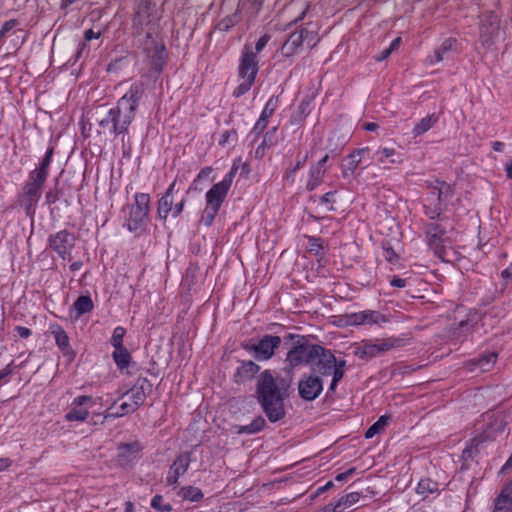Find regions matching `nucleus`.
I'll return each instance as SVG.
<instances>
[{
	"mask_svg": "<svg viewBox=\"0 0 512 512\" xmlns=\"http://www.w3.org/2000/svg\"><path fill=\"white\" fill-rule=\"evenodd\" d=\"M141 447L139 443L121 444L118 448V458L122 465L134 461L138 457Z\"/></svg>",
	"mask_w": 512,
	"mask_h": 512,
	"instance_id": "bb28decb",
	"label": "nucleus"
},
{
	"mask_svg": "<svg viewBox=\"0 0 512 512\" xmlns=\"http://www.w3.org/2000/svg\"><path fill=\"white\" fill-rule=\"evenodd\" d=\"M329 159V155L326 154L316 164L310 167L309 177L307 180L306 188L308 191L316 189L324 180L326 175L325 164Z\"/></svg>",
	"mask_w": 512,
	"mask_h": 512,
	"instance_id": "5701e85b",
	"label": "nucleus"
},
{
	"mask_svg": "<svg viewBox=\"0 0 512 512\" xmlns=\"http://www.w3.org/2000/svg\"><path fill=\"white\" fill-rule=\"evenodd\" d=\"M191 462L190 452H182L172 463L168 476L167 484L175 485L178 482V478L186 473Z\"/></svg>",
	"mask_w": 512,
	"mask_h": 512,
	"instance_id": "4be33fe9",
	"label": "nucleus"
},
{
	"mask_svg": "<svg viewBox=\"0 0 512 512\" xmlns=\"http://www.w3.org/2000/svg\"><path fill=\"white\" fill-rule=\"evenodd\" d=\"M218 211L219 209L206 205L200 222L207 227L211 226Z\"/></svg>",
	"mask_w": 512,
	"mask_h": 512,
	"instance_id": "a19ab883",
	"label": "nucleus"
},
{
	"mask_svg": "<svg viewBox=\"0 0 512 512\" xmlns=\"http://www.w3.org/2000/svg\"><path fill=\"white\" fill-rule=\"evenodd\" d=\"M309 34L310 32L304 28L300 29L299 31L291 33L288 39L281 47V52L283 56H293L297 52L298 48L302 46L303 41L308 37Z\"/></svg>",
	"mask_w": 512,
	"mask_h": 512,
	"instance_id": "b1692460",
	"label": "nucleus"
},
{
	"mask_svg": "<svg viewBox=\"0 0 512 512\" xmlns=\"http://www.w3.org/2000/svg\"><path fill=\"white\" fill-rule=\"evenodd\" d=\"M500 28L499 17L495 12H487L482 16L480 25V39L483 44H491L498 35Z\"/></svg>",
	"mask_w": 512,
	"mask_h": 512,
	"instance_id": "dca6fc26",
	"label": "nucleus"
},
{
	"mask_svg": "<svg viewBox=\"0 0 512 512\" xmlns=\"http://www.w3.org/2000/svg\"><path fill=\"white\" fill-rule=\"evenodd\" d=\"M177 180H174L165 194L158 200L157 215L159 219L166 220L170 213L174 218L178 217L184 209L186 198L182 197L177 203H174L173 194L175 192Z\"/></svg>",
	"mask_w": 512,
	"mask_h": 512,
	"instance_id": "1a4fd4ad",
	"label": "nucleus"
},
{
	"mask_svg": "<svg viewBox=\"0 0 512 512\" xmlns=\"http://www.w3.org/2000/svg\"><path fill=\"white\" fill-rule=\"evenodd\" d=\"M335 194H336V191H330V192L325 193L323 196H321L320 203L323 205H327V204L334 202Z\"/></svg>",
	"mask_w": 512,
	"mask_h": 512,
	"instance_id": "603ef678",
	"label": "nucleus"
},
{
	"mask_svg": "<svg viewBox=\"0 0 512 512\" xmlns=\"http://www.w3.org/2000/svg\"><path fill=\"white\" fill-rule=\"evenodd\" d=\"M236 432L238 434H252V430L250 428V424L248 425H242V426H236Z\"/></svg>",
	"mask_w": 512,
	"mask_h": 512,
	"instance_id": "680f3d73",
	"label": "nucleus"
},
{
	"mask_svg": "<svg viewBox=\"0 0 512 512\" xmlns=\"http://www.w3.org/2000/svg\"><path fill=\"white\" fill-rule=\"evenodd\" d=\"M453 194L451 186L440 180H435L434 184L431 186V197L435 199L438 203H441L443 200L448 199Z\"/></svg>",
	"mask_w": 512,
	"mask_h": 512,
	"instance_id": "c85d7f7f",
	"label": "nucleus"
},
{
	"mask_svg": "<svg viewBox=\"0 0 512 512\" xmlns=\"http://www.w3.org/2000/svg\"><path fill=\"white\" fill-rule=\"evenodd\" d=\"M158 19L155 3L152 0H141L133 19L134 26L143 29L145 26H153Z\"/></svg>",
	"mask_w": 512,
	"mask_h": 512,
	"instance_id": "4468645a",
	"label": "nucleus"
},
{
	"mask_svg": "<svg viewBox=\"0 0 512 512\" xmlns=\"http://www.w3.org/2000/svg\"><path fill=\"white\" fill-rule=\"evenodd\" d=\"M281 345V338L265 335L259 340L251 339L241 343V347L258 361H267Z\"/></svg>",
	"mask_w": 512,
	"mask_h": 512,
	"instance_id": "0eeeda50",
	"label": "nucleus"
},
{
	"mask_svg": "<svg viewBox=\"0 0 512 512\" xmlns=\"http://www.w3.org/2000/svg\"><path fill=\"white\" fill-rule=\"evenodd\" d=\"M425 214L430 218V219H435L436 217H439L440 214H441V209L436 206L435 208H430V207H426V210H425Z\"/></svg>",
	"mask_w": 512,
	"mask_h": 512,
	"instance_id": "864d4df0",
	"label": "nucleus"
},
{
	"mask_svg": "<svg viewBox=\"0 0 512 512\" xmlns=\"http://www.w3.org/2000/svg\"><path fill=\"white\" fill-rule=\"evenodd\" d=\"M455 43H456V40H455V39H453V38L445 39V40L443 41V43L441 44V46L439 47V50H440L443 54H445V53H447L448 51H450V50L453 48V46L455 45Z\"/></svg>",
	"mask_w": 512,
	"mask_h": 512,
	"instance_id": "09e8293b",
	"label": "nucleus"
},
{
	"mask_svg": "<svg viewBox=\"0 0 512 512\" xmlns=\"http://www.w3.org/2000/svg\"><path fill=\"white\" fill-rule=\"evenodd\" d=\"M438 121L435 114L428 115L422 118L413 128L414 136H420L431 129Z\"/></svg>",
	"mask_w": 512,
	"mask_h": 512,
	"instance_id": "7c9ffc66",
	"label": "nucleus"
},
{
	"mask_svg": "<svg viewBox=\"0 0 512 512\" xmlns=\"http://www.w3.org/2000/svg\"><path fill=\"white\" fill-rule=\"evenodd\" d=\"M496 359V353H486L477 360V366L481 371H488L495 364Z\"/></svg>",
	"mask_w": 512,
	"mask_h": 512,
	"instance_id": "58836bf2",
	"label": "nucleus"
},
{
	"mask_svg": "<svg viewBox=\"0 0 512 512\" xmlns=\"http://www.w3.org/2000/svg\"><path fill=\"white\" fill-rule=\"evenodd\" d=\"M323 391V381L316 374H304L298 382L299 396L306 401L316 399Z\"/></svg>",
	"mask_w": 512,
	"mask_h": 512,
	"instance_id": "ddd939ff",
	"label": "nucleus"
},
{
	"mask_svg": "<svg viewBox=\"0 0 512 512\" xmlns=\"http://www.w3.org/2000/svg\"><path fill=\"white\" fill-rule=\"evenodd\" d=\"M391 285L397 288H403L406 285V280L402 278H393L391 280Z\"/></svg>",
	"mask_w": 512,
	"mask_h": 512,
	"instance_id": "e2e57ef3",
	"label": "nucleus"
},
{
	"mask_svg": "<svg viewBox=\"0 0 512 512\" xmlns=\"http://www.w3.org/2000/svg\"><path fill=\"white\" fill-rule=\"evenodd\" d=\"M434 57H435V59L431 60V63H435V62L438 63L444 59V54L438 48L434 52Z\"/></svg>",
	"mask_w": 512,
	"mask_h": 512,
	"instance_id": "338daca9",
	"label": "nucleus"
},
{
	"mask_svg": "<svg viewBox=\"0 0 512 512\" xmlns=\"http://www.w3.org/2000/svg\"><path fill=\"white\" fill-rule=\"evenodd\" d=\"M317 512H340L339 507L337 506V502L335 504L329 503L319 509Z\"/></svg>",
	"mask_w": 512,
	"mask_h": 512,
	"instance_id": "13d9d810",
	"label": "nucleus"
},
{
	"mask_svg": "<svg viewBox=\"0 0 512 512\" xmlns=\"http://www.w3.org/2000/svg\"><path fill=\"white\" fill-rule=\"evenodd\" d=\"M236 14L233 17L225 18L221 21L220 26L223 27L224 30H227L230 26H233L236 23Z\"/></svg>",
	"mask_w": 512,
	"mask_h": 512,
	"instance_id": "4d7b16f0",
	"label": "nucleus"
},
{
	"mask_svg": "<svg viewBox=\"0 0 512 512\" xmlns=\"http://www.w3.org/2000/svg\"><path fill=\"white\" fill-rule=\"evenodd\" d=\"M393 51L388 47L384 49L379 56L375 57L376 61H383L390 56Z\"/></svg>",
	"mask_w": 512,
	"mask_h": 512,
	"instance_id": "0e129e2a",
	"label": "nucleus"
},
{
	"mask_svg": "<svg viewBox=\"0 0 512 512\" xmlns=\"http://www.w3.org/2000/svg\"><path fill=\"white\" fill-rule=\"evenodd\" d=\"M52 156L53 148H49L39 167L29 173L28 180L20 194V201L27 210L33 207L40 198L41 188L47 179Z\"/></svg>",
	"mask_w": 512,
	"mask_h": 512,
	"instance_id": "7ed1b4c3",
	"label": "nucleus"
},
{
	"mask_svg": "<svg viewBox=\"0 0 512 512\" xmlns=\"http://www.w3.org/2000/svg\"><path fill=\"white\" fill-rule=\"evenodd\" d=\"M260 366L251 360L241 361L233 374V380L237 384H243L252 380L259 372Z\"/></svg>",
	"mask_w": 512,
	"mask_h": 512,
	"instance_id": "393cba45",
	"label": "nucleus"
},
{
	"mask_svg": "<svg viewBox=\"0 0 512 512\" xmlns=\"http://www.w3.org/2000/svg\"><path fill=\"white\" fill-rule=\"evenodd\" d=\"M270 37L269 35L265 34L263 35L256 43L255 45V50L256 52H254L255 54L262 51L263 48L266 46V44L268 43Z\"/></svg>",
	"mask_w": 512,
	"mask_h": 512,
	"instance_id": "3c124183",
	"label": "nucleus"
},
{
	"mask_svg": "<svg viewBox=\"0 0 512 512\" xmlns=\"http://www.w3.org/2000/svg\"><path fill=\"white\" fill-rule=\"evenodd\" d=\"M425 233L427 244L435 256L449 263L459 259L458 252L453 248L452 241L441 224L436 222L426 224Z\"/></svg>",
	"mask_w": 512,
	"mask_h": 512,
	"instance_id": "20e7f679",
	"label": "nucleus"
},
{
	"mask_svg": "<svg viewBox=\"0 0 512 512\" xmlns=\"http://www.w3.org/2000/svg\"><path fill=\"white\" fill-rule=\"evenodd\" d=\"M345 366H346L345 360H338L335 358V367L333 368L334 377L332 378L330 387H329V390L331 392H335L339 381L343 378L344 373H345Z\"/></svg>",
	"mask_w": 512,
	"mask_h": 512,
	"instance_id": "72a5a7b5",
	"label": "nucleus"
},
{
	"mask_svg": "<svg viewBox=\"0 0 512 512\" xmlns=\"http://www.w3.org/2000/svg\"><path fill=\"white\" fill-rule=\"evenodd\" d=\"M48 244L62 259L70 260L71 252L75 245V237L69 231L61 230L49 236Z\"/></svg>",
	"mask_w": 512,
	"mask_h": 512,
	"instance_id": "f8f14e48",
	"label": "nucleus"
},
{
	"mask_svg": "<svg viewBox=\"0 0 512 512\" xmlns=\"http://www.w3.org/2000/svg\"><path fill=\"white\" fill-rule=\"evenodd\" d=\"M112 357L119 369L127 368L131 361V354L125 347L114 348Z\"/></svg>",
	"mask_w": 512,
	"mask_h": 512,
	"instance_id": "2f4dec72",
	"label": "nucleus"
},
{
	"mask_svg": "<svg viewBox=\"0 0 512 512\" xmlns=\"http://www.w3.org/2000/svg\"><path fill=\"white\" fill-rule=\"evenodd\" d=\"M287 339L294 340L292 348L286 355L285 362L289 369H294L301 365L311 364L319 355L321 346L311 344L304 336L288 334Z\"/></svg>",
	"mask_w": 512,
	"mask_h": 512,
	"instance_id": "39448f33",
	"label": "nucleus"
},
{
	"mask_svg": "<svg viewBox=\"0 0 512 512\" xmlns=\"http://www.w3.org/2000/svg\"><path fill=\"white\" fill-rule=\"evenodd\" d=\"M125 333H126V330L121 326H118L114 329L111 340H110L111 345L114 348L124 347L123 338L125 336Z\"/></svg>",
	"mask_w": 512,
	"mask_h": 512,
	"instance_id": "79ce46f5",
	"label": "nucleus"
},
{
	"mask_svg": "<svg viewBox=\"0 0 512 512\" xmlns=\"http://www.w3.org/2000/svg\"><path fill=\"white\" fill-rule=\"evenodd\" d=\"M278 103L279 99L276 96H272L268 99L258 121L253 128L255 132L261 133L267 127L268 120L278 107Z\"/></svg>",
	"mask_w": 512,
	"mask_h": 512,
	"instance_id": "a878e982",
	"label": "nucleus"
},
{
	"mask_svg": "<svg viewBox=\"0 0 512 512\" xmlns=\"http://www.w3.org/2000/svg\"><path fill=\"white\" fill-rule=\"evenodd\" d=\"M52 334L54 336L57 346L62 351V353L67 356H74V352L69 344V338L67 333L60 326H53Z\"/></svg>",
	"mask_w": 512,
	"mask_h": 512,
	"instance_id": "cd10ccee",
	"label": "nucleus"
},
{
	"mask_svg": "<svg viewBox=\"0 0 512 512\" xmlns=\"http://www.w3.org/2000/svg\"><path fill=\"white\" fill-rule=\"evenodd\" d=\"M46 202L48 204H53L55 203L56 201H58L59 199V196H58V192L55 191V190H50L46 193Z\"/></svg>",
	"mask_w": 512,
	"mask_h": 512,
	"instance_id": "6e6d98bb",
	"label": "nucleus"
},
{
	"mask_svg": "<svg viewBox=\"0 0 512 512\" xmlns=\"http://www.w3.org/2000/svg\"><path fill=\"white\" fill-rule=\"evenodd\" d=\"M144 91V84H132L130 89L118 100L117 105L99 121V126L103 131L115 135L126 133L135 118L136 109Z\"/></svg>",
	"mask_w": 512,
	"mask_h": 512,
	"instance_id": "f257e3e1",
	"label": "nucleus"
},
{
	"mask_svg": "<svg viewBox=\"0 0 512 512\" xmlns=\"http://www.w3.org/2000/svg\"><path fill=\"white\" fill-rule=\"evenodd\" d=\"M135 203L131 206L126 226L129 231H137L148 220L150 211V195L147 193H136Z\"/></svg>",
	"mask_w": 512,
	"mask_h": 512,
	"instance_id": "6e6552de",
	"label": "nucleus"
},
{
	"mask_svg": "<svg viewBox=\"0 0 512 512\" xmlns=\"http://www.w3.org/2000/svg\"><path fill=\"white\" fill-rule=\"evenodd\" d=\"M265 419L261 416L255 418L251 423H250V428L252 430V434H255L259 431H261L264 426H265Z\"/></svg>",
	"mask_w": 512,
	"mask_h": 512,
	"instance_id": "49530a36",
	"label": "nucleus"
},
{
	"mask_svg": "<svg viewBox=\"0 0 512 512\" xmlns=\"http://www.w3.org/2000/svg\"><path fill=\"white\" fill-rule=\"evenodd\" d=\"M179 494L183 499H187L194 502H197L203 498V493L201 492V490L193 486L183 487L180 490Z\"/></svg>",
	"mask_w": 512,
	"mask_h": 512,
	"instance_id": "4c0bfd02",
	"label": "nucleus"
},
{
	"mask_svg": "<svg viewBox=\"0 0 512 512\" xmlns=\"http://www.w3.org/2000/svg\"><path fill=\"white\" fill-rule=\"evenodd\" d=\"M16 331L21 338H28L31 335V330L27 327L17 326Z\"/></svg>",
	"mask_w": 512,
	"mask_h": 512,
	"instance_id": "bf43d9fd",
	"label": "nucleus"
},
{
	"mask_svg": "<svg viewBox=\"0 0 512 512\" xmlns=\"http://www.w3.org/2000/svg\"><path fill=\"white\" fill-rule=\"evenodd\" d=\"M390 417L387 415H382L373 425H371L365 433V438L370 439L374 437L376 434L380 433L384 430V428L388 425Z\"/></svg>",
	"mask_w": 512,
	"mask_h": 512,
	"instance_id": "e433bc0d",
	"label": "nucleus"
},
{
	"mask_svg": "<svg viewBox=\"0 0 512 512\" xmlns=\"http://www.w3.org/2000/svg\"><path fill=\"white\" fill-rule=\"evenodd\" d=\"M311 365V374H316L321 379L322 377L330 375L332 378L334 377L333 368L335 367V356L331 350L321 346L319 355Z\"/></svg>",
	"mask_w": 512,
	"mask_h": 512,
	"instance_id": "2eb2a0df",
	"label": "nucleus"
},
{
	"mask_svg": "<svg viewBox=\"0 0 512 512\" xmlns=\"http://www.w3.org/2000/svg\"><path fill=\"white\" fill-rule=\"evenodd\" d=\"M505 171L507 178L512 179V160L506 164Z\"/></svg>",
	"mask_w": 512,
	"mask_h": 512,
	"instance_id": "774afa93",
	"label": "nucleus"
},
{
	"mask_svg": "<svg viewBox=\"0 0 512 512\" xmlns=\"http://www.w3.org/2000/svg\"><path fill=\"white\" fill-rule=\"evenodd\" d=\"M119 408H120V411H118L116 413H107L106 415H104V419H107L109 417L118 418V417L124 416L126 414L133 413L134 411H136L138 409V408H133L131 406V401L123 402Z\"/></svg>",
	"mask_w": 512,
	"mask_h": 512,
	"instance_id": "37998d69",
	"label": "nucleus"
},
{
	"mask_svg": "<svg viewBox=\"0 0 512 512\" xmlns=\"http://www.w3.org/2000/svg\"><path fill=\"white\" fill-rule=\"evenodd\" d=\"M438 490V483L429 478L420 480L416 489L417 493L423 495V497L437 493Z\"/></svg>",
	"mask_w": 512,
	"mask_h": 512,
	"instance_id": "f704fd0d",
	"label": "nucleus"
},
{
	"mask_svg": "<svg viewBox=\"0 0 512 512\" xmlns=\"http://www.w3.org/2000/svg\"><path fill=\"white\" fill-rule=\"evenodd\" d=\"M93 403L91 396H78L72 402V408L65 415L67 421H78L84 422L89 416V411L83 406H87Z\"/></svg>",
	"mask_w": 512,
	"mask_h": 512,
	"instance_id": "412c9836",
	"label": "nucleus"
},
{
	"mask_svg": "<svg viewBox=\"0 0 512 512\" xmlns=\"http://www.w3.org/2000/svg\"><path fill=\"white\" fill-rule=\"evenodd\" d=\"M289 383L281 377H274L270 370L263 371L257 381V399L271 422L285 416L284 399Z\"/></svg>",
	"mask_w": 512,
	"mask_h": 512,
	"instance_id": "f03ea898",
	"label": "nucleus"
},
{
	"mask_svg": "<svg viewBox=\"0 0 512 512\" xmlns=\"http://www.w3.org/2000/svg\"><path fill=\"white\" fill-rule=\"evenodd\" d=\"M77 317L90 312L93 309V302L90 296L82 295L73 304Z\"/></svg>",
	"mask_w": 512,
	"mask_h": 512,
	"instance_id": "473e14b6",
	"label": "nucleus"
},
{
	"mask_svg": "<svg viewBox=\"0 0 512 512\" xmlns=\"http://www.w3.org/2000/svg\"><path fill=\"white\" fill-rule=\"evenodd\" d=\"M101 36V32H94L92 29H88L85 31L84 38L87 41H90L92 39H97Z\"/></svg>",
	"mask_w": 512,
	"mask_h": 512,
	"instance_id": "052dcab7",
	"label": "nucleus"
},
{
	"mask_svg": "<svg viewBox=\"0 0 512 512\" xmlns=\"http://www.w3.org/2000/svg\"><path fill=\"white\" fill-rule=\"evenodd\" d=\"M360 499V493L358 492H351V493H348L346 494L345 496H342L338 501H337V506L340 508H348L354 504H356Z\"/></svg>",
	"mask_w": 512,
	"mask_h": 512,
	"instance_id": "ea45409f",
	"label": "nucleus"
},
{
	"mask_svg": "<svg viewBox=\"0 0 512 512\" xmlns=\"http://www.w3.org/2000/svg\"><path fill=\"white\" fill-rule=\"evenodd\" d=\"M151 506L162 512L171 510V506L169 504H163V497L160 495H156L153 497L151 501Z\"/></svg>",
	"mask_w": 512,
	"mask_h": 512,
	"instance_id": "c03bdc74",
	"label": "nucleus"
},
{
	"mask_svg": "<svg viewBox=\"0 0 512 512\" xmlns=\"http://www.w3.org/2000/svg\"><path fill=\"white\" fill-rule=\"evenodd\" d=\"M347 323L350 325H372L386 322V317L378 311L365 310L346 315Z\"/></svg>",
	"mask_w": 512,
	"mask_h": 512,
	"instance_id": "aec40b11",
	"label": "nucleus"
},
{
	"mask_svg": "<svg viewBox=\"0 0 512 512\" xmlns=\"http://www.w3.org/2000/svg\"><path fill=\"white\" fill-rule=\"evenodd\" d=\"M383 257L389 263L395 264L398 261V255L390 246H383Z\"/></svg>",
	"mask_w": 512,
	"mask_h": 512,
	"instance_id": "a18cd8bd",
	"label": "nucleus"
},
{
	"mask_svg": "<svg viewBox=\"0 0 512 512\" xmlns=\"http://www.w3.org/2000/svg\"><path fill=\"white\" fill-rule=\"evenodd\" d=\"M236 136H237V134L234 130H227L222 133L221 138L219 140V144L225 145V144L229 143L231 140L232 141L235 140Z\"/></svg>",
	"mask_w": 512,
	"mask_h": 512,
	"instance_id": "de8ad7c7",
	"label": "nucleus"
},
{
	"mask_svg": "<svg viewBox=\"0 0 512 512\" xmlns=\"http://www.w3.org/2000/svg\"><path fill=\"white\" fill-rule=\"evenodd\" d=\"M147 40L144 43L143 50L147 57L151 59L153 67L160 71L163 65L165 47L164 44L152 37L149 31L146 32Z\"/></svg>",
	"mask_w": 512,
	"mask_h": 512,
	"instance_id": "f3484780",
	"label": "nucleus"
},
{
	"mask_svg": "<svg viewBox=\"0 0 512 512\" xmlns=\"http://www.w3.org/2000/svg\"><path fill=\"white\" fill-rule=\"evenodd\" d=\"M211 172H212V168L211 167H204V168H202L201 171L198 173L197 178L194 180L193 185H195V183L198 180L207 178L211 174Z\"/></svg>",
	"mask_w": 512,
	"mask_h": 512,
	"instance_id": "5fc2aeb1",
	"label": "nucleus"
},
{
	"mask_svg": "<svg viewBox=\"0 0 512 512\" xmlns=\"http://www.w3.org/2000/svg\"><path fill=\"white\" fill-rule=\"evenodd\" d=\"M237 168L232 167L223 180L214 184L206 193V205L220 209L236 175Z\"/></svg>",
	"mask_w": 512,
	"mask_h": 512,
	"instance_id": "9d476101",
	"label": "nucleus"
},
{
	"mask_svg": "<svg viewBox=\"0 0 512 512\" xmlns=\"http://www.w3.org/2000/svg\"><path fill=\"white\" fill-rule=\"evenodd\" d=\"M308 159V152H305L304 154H302L301 152H299L297 154V161H296V164L288 169L284 175V179L289 182V183H293L294 180H295V174L296 172L300 169V167H302L305 162L307 161Z\"/></svg>",
	"mask_w": 512,
	"mask_h": 512,
	"instance_id": "c9c22d12",
	"label": "nucleus"
},
{
	"mask_svg": "<svg viewBox=\"0 0 512 512\" xmlns=\"http://www.w3.org/2000/svg\"><path fill=\"white\" fill-rule=\"evenodd\" d=\"M258 72V60L256 54L252 51L249 44L244 46L242 51L238 76L240 79L239 85L234 89L233 96L238 98L247 93L255 82Z\"/></svg>",
	"mask_w": 512,
	"mask_h": 512,
	"instance_id": "423d86ee",
	"label": "nucleus"
},
{
	"mask_svg": "<svg viewBox=\"0 0 512 512\" xmlns=\"http://www.w3.org/2000/svg\"><path fill=\"white\" fill-rule=\"evenodd\" d=\"M17 25V21L12 19V20H8L6 21L1 29H0V39L8 32L10 31L11 29H13L15 26Z\"/></svg>",
	"mask_w": 512,
	"mask_h": 512,
	"instance_id": "8fccbe9b",
	"label": "nucleus"
},
{
	"mask_svg": "<svg viewBox=\"0 0 512 512\" xmlns=\"http://www.w3.org/2000/svg\"><path fill=\"white\" fill-rule=\"evenodd\" d=\"M396 341L385 339L381 341H362V343L354 349V355L361 360L369 361L374 357L384 354L395 347Z\"/></svg>",
	"mask_w": 512,
	"mask_h": 512,
	"instance_id": "9b49d317",
	"label": "nucleus"
},
{
	"mask_svg": "<svg viewBox=\"0 0 512 512\" xmlns=\"http://www.w3.org/2000/svg\"><path fill=\"white\" fill-rule=\"evenodd\" d=\"M12 373L11 365L8 364L4 369L0 371V381Z\"/></svg>",
	"mask_w": 512,
	"mask_h": 512,
	"instance_id": "69168bd1",
	"label": "nucleus"
},
{
	"mask_svg": "<svg viewBox=\"0 0 512 512\" xmlns=\"http://www.w3.org/2000/svg\"><path fill=\"white\" fill-rule=\"evenodd\" d=\"M371 151L368 147H363L352 151L341 165L344 177L351 176L364 159L372 160Z\"/></svg>",
	"mask_w": 512,
	"mask_h": 512,
	"instance_id": "6ab92c4d",
	"label": "nucleus"
},
{
	"mask_svg": "<svg viewBox=\"0 0 512 512\" xmlns=\"http://www.w3.org/2000/svg\"><path fill=\"white\" fill-rule=\"evenodd\" d=\"M376 155L379 156L378 162L384 166V168H388L386 165L387 162L390 164H401L403 159L401 154L398 153L393 148L384 147L376 152Z\"/></svg>",
	"mask_w": 512,
	"mask_h": 512,
	"instance_id": "c756f323",
	"label": "nucleus"
},
{
	"mask_svg": "<svg viewBox=\"0 0 512 512\" xmlns=\"http://www.w3.org/2000/svg\"><path fill=\"white\" fill-rule=\"evenodd\" d=\"M152 392V383L147 378H139L134 386L126 392L133 408L142 406Z\"/></svg>",
	"mask_w": 512,
	"mask_h": 512,
	"instance_id": "a211bd4d",
	"label": "nucleus"
}]
</instances>
